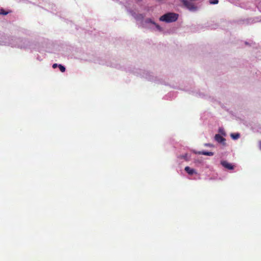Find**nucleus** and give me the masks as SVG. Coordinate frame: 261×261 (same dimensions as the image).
I'll return each mask as SVG.
<instances>
[{
    "instance_id": "obj_1",
    "label": "nucleus",
    "mask_w": 261,
    "mask_h": 261,
    "mask_svg": "<svg viewBox=\"0 0 261 261\" xmlns=\"http://www.w3.org/2000/svg\"><path fill=\"white\" fill-rule=\"evenodd\" d=\"M177 18V14L173 13H168L160 17L159 19L161 21L169 23L175 21Z\"/></svg>"
},
{
    "instance_id": "obj_2",
    "label": "nucleus",
    "mask_w": 261,
    "mask_h": 261,
    "mask_svg": "<svg viewBox=\"0 0 261 261\" xmlns=\"http://www.w3.org/2000/svg\"><path fill=\"white\" fill-rule=\"evenodd\" d=\"M19 39L16 38H5V41L0 43V45H11V46L22 47V46L18 44Z\"/></svg>"
},
{
    "instance_id": "obj_3",
    "label": "nucleus",
    "mask_w": 261,
    "mask_h": 261,
    "mask_svg": "<svg viewBox=\"0 0 261 261\" xmlns=\"http://www.w3.org/2000/svg\"><path fill=\"white\" fill-rule=\"evenodd\" d=\"M145 23L147 24H150L152 26H148L150 29H153L154 31H156L160 32H163L164 29L159 25L158 24L155 23L154 21L152 20L151 19H147L145 20Z\"/></svg>"
},
{
    "instance_id": "obj_4",
    "label": "nucleus",
    "mask_w": 261,
    "mask_h": 261,
    "mask_svg": "<svg viewBox=\"0 0 261 261\" xmlns=\"http://www.w3.org/2000/svg\"><path fill=\"white\" fill-rule=\"evenodd\" d=\"M182 2L186 7L190 11L195 12L198 9V7L188 0H182Z\"/></svg>"
},
{
    "instance_id": "obj_5",
    "label": "nucleus",
    "mask_w": 261,
    "mask_h": 261,
    "mask_svg": "<svg viewBox=\"0 0 261 261\" xmlns=\"http://www.w3.org/2000/svg\"><path fill=\"white\" fill-rule=\"evenodd\" d=\"M221 164L223 167L228 170H232L233 169V166L226 161H221Z\"/></svg>"
},
{
    "instance_id": "obj_6",
    "label": "nucleus",
    "mask_w": 261,
    "mask_h": 261,
    "mask_svg": "<svg viewBox=\"0 0 261 261\" xmlns=\"http://www.w3.org/2000/svg\"><path fill=\"white\" fill-rule=\"evenodd\" d=\"M215 140L218 143L222 144H225V139L219 134H216L215 136Z\"/></svg>"
},
{
    "instance_id": "obj_7",
    "label": "nucleus",
    "mask_w": 261,
    "mask_h": 261,
    "mask_svg": "<svg viewBox=\"0 0 261 261\" xmlns=\"http://www.w3.org/2000/svg\"><path fill=\"white\" fill-rule=\"evenodd\" d=\"M194 153L196 154H203L205 155H208V156H212L214 154V153L210 151H194Z\"/></svg>"
},
{
    "instance_id": "obj_8",
    "label": "nucleus",
    "mask_w": 261,
    "mask_h": 261,
    "mask_svg": "<svg viewBox=\"0 0 261 261\" xmlns=\"http://www.w3.org/2000/svg\"><path fill=\"white\" fill-rule=\"evenodd\" d=\"M185 170L190 175L196 173V171L194 169L191 168L188 166L186 167Z\"/></svg>"
},
{
    "instance_id": "obj_9",
    "label": "nucleus",
    "mask_w": 261,
    "mask_h": 261,
    "mask_svg": "<svg viewBox=\"0 0 261 261\" xmlns=\"http://www.w3.org/2000/svg\"><path fill=\"white\" fill-rule=\"evenodd\" d=\"M230 137L233 140H237L240 137L239 133H232L230 134Z\"/></svg>"
},
{
    "instance_id": "obj_10",
    "label": "nucleus",
    "mask_w": 261,
    "mask_h": 261,
    "mask_svg": "<svg viewBox=\"0 0 261 261\" xmlns=\"http://www.w3.org/2000/svg\"><path fill=\"white\" fill-rule=\"evenodd\" d=\"M134 17L138 20H142L144 18V16L141 14H134Z\"/></svg>"
},
{
    "instance_id": "obj_11",
    "label": "nucleus",
    "mask_w": 261,
    "mask_h": 261,
    "mask_svg": "<svg viewBox=\"0 0 261 261\" xmlns=\"http://www.w3.org/2000/svg\"><path fill=\"white\" fill-rule=\"evenodd\" d=\"M218 132L222 136H225L226 135L225 130L223 127H220L218 129Z\"/></svg>"
},
{
    "instance_id": "obj_12",
    "label": "nucleus",
    "mask_w": 261,
    "mask_h": 261,
    "mask_svg": "<svg viewBox=\"0 0 261 261\" xmlns=\"http://www.w3.org/2000/svg\"><path fill=\"white\" fill-rule=\"evenodd\" d=\"M59 68L62 72H64L65 71V68L62 65H59Z\"/></svg>"
},
{
    "instance_id": "obj_13",
    "label": "nucleus",
    "mask_w": 261,
    "mask_h": 261,
    "mask_svg": "<svg viewBox=\"0 0 261 261\" xmlns=\"http://www.w3.org/2000/svg\"><path fill=\"white\" fill-rule=\"evenodd\" d=\"M8 13L7 12H6L3 9H1L0 10V14L1 15H6L8 14Z\"/></svg>"
},
{
    "instance_id": "obj_14",
    "label": "nucleus",
    "mask_w": 261,
    "mask_h": 261,
    "mask_svg": "<svg viewBox=\"0 0 261 261\" xmlns=\"http://www.w3.org/2000/svg\"><path fill=\"white\" fill-rule=\"evenodd\" d=\"M218 3V0H213V1L211 2V4H217Z\"/></svg>"
},
{
    "instance_id": "obj_15",
    "label": "nucleus",
    "mask_w": 261,
    "mask_h": 261,
    "mask_svg": "<svg viewBox=\"0 0 261 261\" xmlns=\"http://www.w3.org/2000/svg\"><path fill=\"white\" fill-rule=\"evenodd\" d=\"M205 146H207V147H212V146H213V145L212 144H210V143L205 144Z\"/></svg>"
},
{
    "instance_id": "obj_16",
    "label": "nucleus",
    "mask_w": 261,
    "mask_h": 261,
    "mask_svg": "<svg viewBox=\"0 0 261 261\" xmlns=\"http://www.w3.org/2000/svg\"><path fill=\"white\" fill-rule=\"evenodd\" d=\"M57 66H58V64H54L53 65V67L54 68H56Z\"/></svg>"
},
{
    "instance_id": "obj_17",
    "label": "nucleus",
    "mask_w": 261,
    "mask_h": 261,
    "mask_svg": "<svg viewBox=\"0 0 261 261\" xmlns=\"http://www.w3.org/2000/svg\"><path fill=\"white\" fill-rule=\"evenodd\" d=\"M258 143L259 149L261 150V141H259Z\"/></svg>"
}]
</instances>
